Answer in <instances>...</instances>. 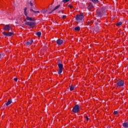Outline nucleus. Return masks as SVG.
<instances>
[{"mask_svg":"<svg viewBox=\"0 0 128 128\" xmlns=\"http://www.w3.org/2000/svg\"><path fill=\"white\" fill-rule=\"evenodd\" d=\"M96 18H102L106 15V7H101L98 8L96 11Z\"/></svg>","mask_w":128,"mask_h":128,"instance_id":"1","label":"nucleus"},{"mask_svg":"<svg viewBox=\"0 0 128 128\" xmlns=\"http://www.w3.org/2000/svg\"><path fill=\"white\" fill-rule=\"evenodd\" d=\"M84 18V14L80 13V14H78L76 16L75 20L78 24H80Z\"/></svg>","mask_w":128,"mask_h":128,"instance_id":"2","label":"nucleus"},{"mask_svg":"<svg viewBox=\"0 0 128 128\" xmlns=\"http://www.w3.org/2000/svg\"><path fill=\"white\" fill-rule=\"evenodd\" d=\"M58 74H60L62 72V68H64V64H62V61L60 60H59L58 63Z\"/></svg>","mask_w":128,"mask_h":128,"instance_id":"3","label":"nucleus"},{"mask_svg":"<svg viewBox=\"0 0 128 128\" xmlns=\"http://www.w3.org/2000/svg\"><path fill=\"white\" fill-rule=\"evenodd\" d=\"M80 105L79 104H76L73 108L72 112H74V114H78V112H80Z\"/></svg>","mask_w":128,"mask_h":128,"instance_id":"4","label":"nucleus"},{"mask_svg":"<svg viewBox=\"0 0 128 128\" xmlns=\"http://www.w3.org/2000/svg\"><path fill=\"white\" fill-rule=\"evenodd\" d=\"M24 22H25V24L29 26L30 28H32V26H34L36 25V23L34 22H26V20H24Z\"/></svg>","mask_w":128,"mask_h":128,"instance_id":"5","label":"nucleus"},{"mask_svg":"<svg viewBox=\"0 0 128 128\" xmlns=\"http://www.w3.org/2000/svg\"><path fill=\"white\" fill-rule=\"evenodd\" d=\"M116 84L118 88H120V86H124V82L122 80H118L116 82Z\"/></svg>","mask_w":128,"mask_h":128,"instance_id":"6","label":"nucleus"},{"mask_svg":"<svg viewBox=\"0 0 128 128\" xmlns=\"http://www.w3.org/2000/svg\"><path fill=\"white\" fill-rule=\"evenodd\" d=\"M34 44V40L32 39L28 40L25 42V44L26 46H30Z\"/></svg>","mask_w":128,"mask_h":128,"instance_id":"7","label":"nucleus"},{"mask_svg":"<svg viewBox=\"0 0 128 128\" xmlns=\"http://www.w3.org/2000/svg\"><path fill=\"white\" fill-rule=\"evenodd\" d=\"M2 34L6 36H14V32H2Z\"/></svg>","mask_w":128,"mask_h":128,"instance_id":"8","label":"nucleus"},{"mask_svg":"<svg viewBox=\"0 0 128 128\" xmlns=\"http://www.w3.org/2000/svg\"><path fill=\"white\" fill-rule=\"evenodd\" d=\"M4 30H7L8 32H10V30H12V27L10 26L8 24L5 25L3 27Z\"/></svg>","mask_w":128,"mask_h":128,"instance_id":"9","label":"nucleus"},{"mask_svg":"<svg viewBox=\"0 0 128 128\" xmlns=\"http://www.w3.org/2000/svg\"><path fill=\"white\" fill-rule=\"evenodd\" d=\"M64 42V41L60 39H58L56 40V44H58V46H60V44H62V43Z\"/></svg>","mask_w":128,"mask_h":128,"instance_id":"10","label":"nucleus"},{"mask_svg":"<svg viewBox=\"0 0 128 128\" xmlns=\"http://www.w3.org/2000/svg\"><path fill=\"white\" fill-rule=\"evenodd\" d=\"M26 20L29 22H34V19L32 18L28 17V16L26 17Z\"/></svg>","mask_w":128,"mask_h":128,"instance_id":"11","label":"nucleus"},{"mask_svg":"<svg viewBox=\"0 0 128 128\" xmlns=\"http://www.w3.org/2000/svg\"><path fill=\"white\" fill-rule=\"evenodd\" d=\"M60 5H58L57 6H56L54 10H52V12H54L55 10H58V8H60Z\"/></svg>","mask_w":128,"mask_h":128,"instance_id":"12","label":"nucleus"},{"mask_svg":"<svg viewBox=\"0 0 128 128\" xmlns=\"http://www.w3.org/2000/svg\"><path fill=\"white\" fill-rule=\"evenodd\" d=\"M12 99H10L8 100L7 102L6 103V106H10V104H12Z\"/></svg>","mask_w":128,"mask_h":128,"instance_id":"13","label":"nucleus"},{"mask_svg":"<svg viewBox=\"0 0 128 128\" xmlns=\"http://www.w3.org/2000/svg\"><path fill=\"white\" fill-rule=\"evenodd\" d=\"M92 8H94V5L92 4V3L90 2L88 6V10H91Z\"/></svg>","mask_w":128,"mask_h":128,"instance_id":"14","label":"nucleus"},{"mask_svg":"<svg viewBox=\"0 0 128 128\" xmlns=\"http://www.w3.org/2000/svg\"><path fill=\"white\" fill-rule=\"evenodd\" d=\"M122 126L125 128H128V123L127 122H124L122 124Z\"/></svg>","mask_w":128,"mask_h":128,"instance_id":"15","label":"nucleus"},{"mask_svg":"<svg viewBox=\"0 0 128 128\" xmlns=\"http://www.w3.org/2000/svg\"><path fill=\"white\" fill-rule=\"evenodd\" d=\"M70 90H74V86L71 85L69 86Z\"/></svg>","mask_w":128,"mask_h":128,"instance_id":"16","label":"nucleus"},{"mask_svg":"<svg viewBox=\"0 0 128 128\" xmlns=\"http://www.w3.org/2000/svg\"><path fill=\"white\" fill-rule=\"evenodd\" d=\"M122 22H118L116 24V26H122Z\"/></svg>","mask_w":128,"mask_h":128,"instance_id":"17","label":"nucleus"},{"mask_svg":"<svg viewBox=\"0 0 128 128\" xmlns=\"http://www.w3.org/2000/svg\"><path fill=\"white\" fill-rule=\"evenodd\" d=\"M74 30L76 32H78V30H80V26H76L74 28Z\"/></svg>","mask_w":128,"mask_h":128,"instance_id":"18","label":"nucleus"},{"mask_svg":"<svg viewBox=\"0 0 128 128\" xmlns=\"http://www.w3.org/2000/svg\"><path fill=\"white\" fill-rule=\"evenodd\" d=\"M30 10L34 14H40V11H34L32 9H30Z\"/></svg>","mask_w":128,"mask_h":128,"instance_id":"19","label":"nucleus"},{"mask_svg":"<svg viewBox=\"0 0 128 128\" xmlns=\"http://www.w3.org/2000/svg\"><path fill=\"white\" fill-rule=\"evenodd\" d=\"M36 36H42V32H37L36 33Z\"/></svg>","mask_w":128,"mask_h":128,"instance_id":"20","label":"nucleus"},{"mask_svg":"<svg viewBox=\"0 0 128 128\" xmlns=\"http://www.w3.org/2000/svg\"><path fill=\"white\" fill-rule=\"evenodd\" d=\"M94 30H96V32H98V30H100V26H97L96 28Z\"/></svg>","mask_w":128,"mask_h":128,"instance_id":"21","label":"nucleus"},{"mask_svg":"<svg viewBox=\"0 0 128 128\" xmlns=\"http://www.w3.org/2000/svg\"><path fill=\"white\" fill-rule=\"evenodd\" d=\"M70 2V0H62L64 4H66V2Z\"/></svg>","mask_w":128,"mask_h":128,"instance_id":"22","label":"nucleus"},{"mask_svg":"<svg viewBox=\"0 0 128 128\" xmlns=\"http://www.w3.org/2000/svg\"><path fill=\"white\" fill-rule=\"evenodd\" d=\"M88 24H90V26H92V24H94V22H92V21H88Z\"/></svg>","mask_w":128,"mask_h":128,"instance_id":"23","label":"nucleus"},{"mask_svg":"<svg viewBox=\"0 0 128 128\" xmlns=\"http://www.w3.org/2000/svg\"><path fill=\"white\" fill-rule=\"evenodd\" d=\"M100 20H97V22H96V26H98V22H100Z\"/></svg>","mask_w":128,"mask_h":128,"instance_id":"24","label":"nucleus"},{"mask_svg":"<svg viewBox=\"0 0 128 128\" xmlns=\"http://www.w3.org/2000/svg\"><path fill=\"white\" fill-rule=\"evenodd\" d=\"M68 8H73L74 6H72L69 4L68 5Z\"/></svg>","mask_w":128,"mask_h":128,"instance_id":"25","label":"nucleus"},{"mask_svg":"<svg viewBox=\"0 0 128 128\" xmlns=\"http://www.w3.org/2000/svg\"><path fill=\"white\" fill-rule=\"evenodd\" d=\"M24 12V14H25V16L26 18H27L28 16V12H26H26Z\"/></svg>","mask_w":128,"mask_h":128,"instance_id":"26","label":"nucleus"},{"mask_svg":"<svg viewBox=\"0 0 128 128\" xmlns=\"http://www.w3.org/2000/svg\"><path fill=\"white\" fill-rule=\"evenodd\" d=\"M114 114H118V111H114Z\"/></svg>","mask_w":128,"mask_h":128,"instance_id":"27","label":"nucleus"},{"mask_svg":"<svg viewBox=\"0 0 128 128\" xmlns=\"http://www.w3.org/2000/svg\"><path fill=\"white\" fill-rule=\"evenodd\" d=\"M33 4H34V3H32V2L30 1V6H32Z\"/></svg>","mask_w":128,"mask_h":128,"instance_id":"28","label":"nucleus"},{"mask_svg":"<svg viewBox=\"0 0 128 128\" xmlns=\"http://www.w3.org/2000/svg\"><path fill=\"white\" fill-rule=\"evenodd\" d=\"M46 12H48V10H44L42 11V14H46Z\"/></svg>","mask_w":128,"mask_h":128,"instance_id":"29","label":"nucleus"},{"mask_svg":"<svg viewBox=\"0 0 128 128\" xmlns=\"http://www.w3.org/2000/svg\"><path fill=\"white\" fill-rule=\"evenodd\" d=\"M27 10H28V8L26 7L24 9V12H26Z\"/></svg>","mask_w":128,"mask_h":128,"instance_id":"30","label":"nucleus"},{"mask_svg":"<svg viewBox=\"0 0 128 128\" xmlns=\"http://www.w3.org/2000/svg\"><path fill=\"white\" fill-rule=\"evenodd\" d=\"M66 18V16L64 15L62 16V18Z\"/></svg>","mask_w":128,"mask_h":128,"instance_id":"31","label":"nucleus"},{"mask_svg":"<svg viewBox=\"0 0 128 128\" xmlns=\"http://www.w3.org/2000/svg\"><path fill=\"white\" fill-rule=\"evenodd\" d=\"M14 80H15V82H16L18 80V78H14Z\"/></svg>","mask_w":128,"mask_h":128,"instance_id":"32","label":"nucleus"},{"mask_svg":"<svg viewBox=\"0 0 128 128\" xmlns=\"http://www.w3.org/2000/svg\"><path fill=\"white\" fill-rule=\"evenodd\" d=\"M62 12V10H59V11L58 12L59 14H60V13Z\"/></svg>","mask_w":128,"mask_h":128,"instance_id":"33","label":"nucleus"},{"mask_svg":"<svg viewBox=\"0 0 128 128\" xmlns=\"http://www.w3.org/2000/svg\"><path fill=\"white\" fill-rule=\"evenodd\" d=\"M86 118L87 120H88V117L86 116Z\"/></svg>","mask_w":128,"mask_h":128,"instance_id":"34","label":"nucleus"},{"mask_svg":"<svg viewBox=\"0 0 128 128\" xmlns=\"http://www.w3.org/2000/svg\"><path fill=\"white\" fill-rule=\"evenodd\" d=\"M52 10H51L50 12H48V14H52Z\"/></svg>","mask_w":128,"mask_h":128,"instance_id":"35","label":"nucleus"},{"mask_svg":"<svg viewBox=\"0 0 128 128\" xmlns=\"http://www.w3.org/2000/svg\"><path fill=\"white\" fill-rule=\"evenodd\" d=\"M2 58V54H0V59Z\"/></svg>","mask_w":128,"mask_h":128,"instance_id":"36","label":"nucleus"},{"mask_svg":"<svg viewBox=\"0 0 128 128\" xmlns=\"http://www.w3.org/2000/svg\"><path fill=\"white\" fill-rule=\"evenodd\" d=\"M48 10H52V9H50V8H49L48 9Z\"/></svg>","mask_w":128,"mask_h":128,"instance_id":"37","label":"nucleus"},{"mask_svg":"<svg viewBox=\"0 0 128 128\" xmlns=\"http://www.w3.org/2000/svg\"><path fill=\"white\" fill-rule=\"evenodd\" d=\"M51 6H52V3L51 4Z\"/></svg>","mask_w":128,"mask_h":128,"instance_id":"38","label":"nucleus"},{"mask_svg":"<svg viewBox=\"0 0 128 128\" xmlns=\"http://www.w3.org/2000/svg\"><path fill=\"white\" fill-rule=\"evenodd\" d=\"M33 8H34V6H33Z\"/></svg>","mask_w":128,"mask_h":128,"instance_id":"39","label":"nucleus"},{"mask_svg":"<svg viewBox=\"0 0 128 128\" xmlns=\"http://www.w3.org/2000/svg\"><path fill=\"white\" fill-rule=\"evenodd\" d=\"M80 0V2H82V0Z\"/></svg>","mask_w":128,"mask_h":128,"instance_id":"40","label":"nucleus"}]
</instances>
